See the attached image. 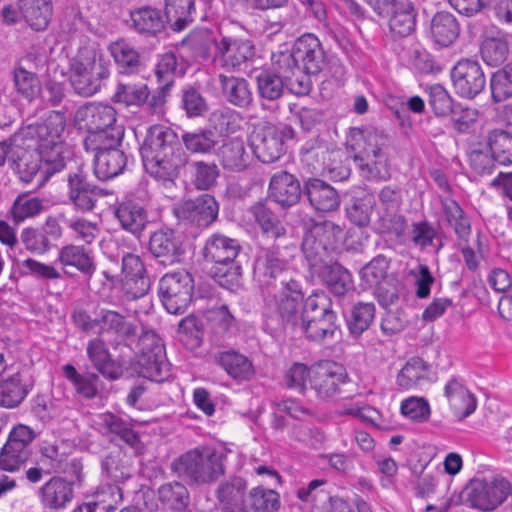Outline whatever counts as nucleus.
Here are the masks:
<instances>
[{
	"instance_id": "13",
	"label": "nucleus",
	"mask_w": 512,
	"mask_h": 512,
	"mask_svg": "<svg viewBox=\"0 0 512 512\" xmlns=\"http://www.w3.org/2000/svg\"><path fill=\"white\" fill-rule=\"evenodd\" d=\"M193 291V277L184 270L167 273L159 281V297L170 314H183L192 301Z\"/></svg>"
},
{
	"instance_id": "28",
	"label": "nucleus",
	"mask_w": 512,
	"mask_h": 512,
	"mask_svg": "<svg viewBox=\"0 0 512 512\" xmlns=\"http://www.w3.org/2000/svg\"><path fill=\"white\" fill-rule=\"evenodd\" d=\"M216 57L222 65L233 70H241L255 56V46L250 40L223 37L215 43Z\"/></svg>"
},
{
	"instance_id": "48",
	"label": "nucleus",
	"mask_w": 512,
	"mask_h": 512,
	"mask_svg": "<svg viewBox=\"0 0 512 512\" xmlns=\"http://www.w3.org/2000/svg\"><path fill=\"white\" fill-rule=\"evenodd\" d=\"M86 352L93 366L103 376L111 380L119 378L120 373L116 370H113L111 367V354L105 341L102 338L96 337L89 340L87 343Z\"/></svg>"
},
{
	"instance_id": "23",
	"label": "nucleus",
	"mask_w": 512,
	"mask_h": 512,
	"mask_svg": "<svg viewBox=\"0 0 512 512\" xmlns=\"http://www.w3.org/2000/svg\"><path fill=\"white\" fill-rule=\"evenodd\" d=\"M451 79L458 95L473 99L480 94L485 85L484 72L477 61L462 59L451 70Z\"/></svg>"
},
{
	"instance_id": "21",
	"label": "nucleus",
	"mask_w": 512,
	"mask_h": 512,
	"mask_svg": "<svg viewBox=\"0 0 512 512\" xmlns=\"http://www.w3.org/2000/svg\"><path fill=\"white\" fill-rule=\"evenodd\" d=\"M218 212V202L207 193L184 200L174 208V214L179 220L203 228L210 226L217 219Z\"/></svg>"
},
{
	"instance_id": "7",
	"label": "nucleus",
	"mask_w": 512,
	"mask_h": 512,
	"mask_svg": "<svg viewBox=\"0 0 512 512\" xmlns=\"http://www.w3.org/2000/svg\"><path fill=\"white\" fill-rule=\"evenodd\" d=\"M266 303L285 329L296 331L304 318V294L295 279H283L264 291Z\"/></svg>"
},
{
	"instance_id": "39",
	"label": "nucleus",
	"mask_w": 512,
	"mask_h": 512,
	"mask_svg": "<svg viewBox=\"0 0 512 512\" xmlns=\"http://www.w3.org/2000/svg\"><path fill=\"white\" fill-rule=\"evenodd\" d=\"M219 83L226 100L239 108H248L253 102V93L248 81L241 77L219 75Z\"/></svg>"
},
{
	"instance_id": "49",
	"label": "nucleus",
	"mask_w": 512,
	"mask_h": 512,
	"mask_svg": "<svg viewBox=\"0 0 512 512\" xmlns=\"http://www.w3.org/2000/svg\"><path fill=\"white\" fill-rule=\"evenodd\" d=\"M97 424L104 435L114 434L131 447H137L140 442L130 425L112 413L99 415Z\"/></svg>"
},
{
	"instance_id": "10",
	"label": "nucleus",
	"mask_w": 512,
	"mask_h": 512,
	"mask_svg": "<svg viewBox=\"0 0 512 512\" xmlns=\"http://www.w3.org/2000/svg\"><path fill=\"white\" fill-rule=\"evenodd\" d=\"M174 471L193 483H211L224 474L221 457L210 448L193 449L173 464Z\"/></svg>"
},
{
	"instance_id": "54",
	"label": "nucleus",
	"mask_w": 512,
	"mask_h": 512,
	"mask_svg": "<svg viewBox=\"0 0 512 512\" xmlns=\"http://www.w3.org/2000/svg\"><path fill=\"white\" fill-rule=\"evenodd\" d=\"M29 387L23 382L20 374H15L0 382V406L17 407L27 396Z\"/></svg>"
},
{
	"instance_id": "36",
	"label": "nucleus",
	"mask_w": 512,
	"mask_h": 512,
	"mask_svg": "<svg viewBox=\"0 0 512 512\" xmlns=\"http://www.w3.org/2000/svg\"><path fill=\"white\" fill-rule=\"evenodd\" d=\"M39 496L44 507L62 509L73 498L72 482L54 476L39 489Z\"/></svg>"
},
{
	"instance_id": "4",
	"label": "nucleus",
	"mask_w": 512,
	"mask_h": 512,
	"mask_svg": "<svg viewBox=\"0 0 512 512\" xmlns=\"http://www.w3.org/2000/svg\"><path fill=\"white\" fill-rule=\"evenodd\" d=\"M110 76L109 62L95 45L78 50L70 67V83L75 93L90 97L100 91Z\"/></svg>"
},
{
	"instance_id": "8",
	"label": "nucleus",
	"mask_w": 512,
	"mask_h": 512,
	"mask_svg": "<svg viewBox=\"0 0 512 512\" xmlns=\"http://www.w3.org/2000/svg\"><path fill=\"white\" fill-rule=\"evenodd\" d=\"M134 369L144 378L162 382L169 376L170 365L166 358L162 339L153 331L142 328L138 341L133 345Z\"/></svg>"
},
{
	"instance_id": "22",
	"label": "nucleus",
	"mask_w": 512,
	"mask_h": 512,
	"mask_svg": "<svg viewBox=\"0 0 512 512\" xmlns=\"http://www.w3.org/2000/svg\"><path fill=\"white\" fill-rule=\"evenodd\" d=\"M120 282L128 300L141 298L148 293L151 283L139 256L127 253L122 257Z\"/></svg>"
},
{
	"instance_id": "59",
	"label": "nucleus",
	"mask_w": 512,
	"mask_h": 512,
	"mask_svg": "<svg viewBox=\"0 0 512 512\" xmlns=\"http://www.w3.org/2000/svg\"><path fill=\"white\" fill-rule=\"evenodd\" d=\"M249 499L254 512H277L280 508L279 494L273 489L253 488L249 492Z\"/></svg>"
},
{
	"instance_id": "6",
	"label": "nucleus",
	"mask_w": 512,
	"mask_h": 512,
	"mask_svg": "<svg viewBox=\"0 0 512 512\" xmlns=\"http://www.w3.org/2000/svg\"><path fill=\"white\" fill-rule=\"evenodd\" d=\"M337 321L331 299L324 293H315L305 300L304 318L296 331L304 334L308 341L322 344L337 337Z\"/></svg>"
},
{
	"instance_id": "44",
	"label": "nucleus",
	"mask_w": 512,
	"mask_h": 512,
	"mask_svg": "<svg viewBox=\"0 0 512 512\" xmlns=\"http://www.w3.org/2000/svg\"><path fill=\"white\" fill-rule=\"evenodd\" d=\"M442 209L445 222L453 229L457 238L462 242H468L471 223L461 206L453 199H445L442 201Z\"/></svg>"
},
{
	"instance_id": "42",
	"label": "nucleus",
	"mask_w": 512,
	"mask_h": 512,
	"mask_svg": "<svg viewBox=\"0 0 512 512\" xmlns=\"http://www.w3.org/2000/svg\"><path fill=\"white\" fill-rule=\"evenodd\" d=\"M133 28L140 34L156 36L165 28V20L160 10L145 6L130 12Z\"/></svg>"
},
{
	"instance_id": "58",
	"label": "nucleus",
	"mask_w": 512,
	"mask_h": 512,
	"mask_svg": "<svg viewBox=\"0 0 512 512\" xmlns=\"http://www.w3.org/2000/svg\"><path fill=\"white\" fill-rule=\"evenodd\" d=\"M149 97L146 84L119 83L112 97L113 102L125 106H141Z\"/></svg>"
},
{
	"instance_id": "64",
	"label": "nucleus",
	"mask_w": 512,
	"mask_h": 512,
	"mask_svg": "<svg viewBox=\"0 0 512 512\" xmlns=\"http://www.w3.org/2000/svg\"><path fill=\"white\" fill-rule=\"evenodd\" d=\"M240 121V114L230 108L218 109L210 116L214 129L224 134L236 132L240 127Z\"/></svg>"
},
{
	"instance_id": "37",
	"label": "nucleus",
	"mask_w": 512,
	"mask_h": 512,
	"mask_svg": "<svg viewBox=\"0 0 512 512\" xmlns=\"http://www.w3.org/2000/svg\"><path fill=\"white\" fill-rule=\"evenodd\" d=\"M316 273L327 289L335 296L341 297L354 290L351 273L337 262L327 264Z\"/></svg>"
},
{
	"instance_id": "63",
	"label": "nucleus",
	"mask_w": 512,
	"mask_h": 512,
	"mask_svg": "<svg viewBox=\"0 0 512 512\" xmlns=\"http://www.w3.org/2000/svg\"><path fill=\"white\" fill-rule=\"evenodd\" d=\"M428 105L436 116H447L452 111L453 101L446 89L440 84H434L427 90Z\"/></svg>"
},
{
	"instance_id": "34",
	"label": "nucleus",
	"mask_w": 512,
	"mask_h": 512,
	"mask_svg": "<svg viewBox=\"0 0 512 512\" xmlns=\"http://www.w3.org/2000/svg\"><path fill=\"white\" fill-rule=\"evenodd\" d=\"M272 66L271 70H261L255 78L259 97L267 101L280 99L286 90L285 80H289L282 72V67L276 63V55L273 56Z\"/></svg>"
},
{
	"instance_id": "55",
	"label": "nucleus",
	"mask_w": 512,
	"mask_h": 512,
	"mask_svg": "<svg viewBox=\"0 0 512 512\" xmlns=\"http://www.w3.org/2000/svg\"><path fill=\"white\" fill-rule=\"evenodd\" d=\"M375 204V197L370 193L355 196L346 208L347 217L355 225L365 227L370 223Z\"/></svg>"
},
{
	"instance_id": "1",
	"label": "nucleus",
	"mask_w": 512,
	"mask_h": 512,
	"mask_svg": "<svg viewBox=\"0 0 512 512\" xmlns=\"http://www.w3.org/2000/svg\"><path fill=\"white\" fill-rule=\"evenodd\" d=\"M182 144L191 153L209 154L218 144V137L210 129H199L185 132L180 140L169 127L151 126L140 148L146 172L155 179L173 181L188 161Z\"/></svg>"
},
{
	"instance_id": "14",
	"label": "nucleus",
	"mask_w": 512,
	"mask_h": 512,
	"mask_svg": "<svg viewBox=\"0 0 512 512\" xmlns=\"http://www.w3.org/2000/svg\"><path fill=\"white\" fill-rule=\"evenodd\" d=\"M36 437L31 427L24 424L14 426L0 451V469L7 472L20 470L32 456V442Z\"/></svg>"
},
{
	"instance_id": "31",
	"label": "nucleus",
	"mask_w": 512,
	"mask_h": 512,
	"mask_svg": "<svg viewBox=\"0 0 512 512\" xmlns=\"http://www.w3.org/2000/svg\"><path fill=\"white\" fill-rule=\"evenodd\" d=\"M303 194L318 212H332L340 205L338 191L329 183L318 178L311 177L304 181Z\"/></svg>"
},
{
	"instance_id": "30",
	"label": "nucleus",
	"mask_w": 512,
	"mask_h": 512,
	"mask_svg": "<svg viewBox=\"0 0 512 512\" xmlns=\"http://www.w3.org/2000/svg\"><path fill=\"white\" fill-rule=\"evenodd\" d=\"M148 250L161 264L179 261L183 253L182 243L172 229H159L150 235Z\"/></svg>"
},
{
	"instance_id": "57",
	"label": "nucleus",
	"mask_w": 512,
	"mask_h": 512,
	"mask_svg": "<svg viewBox=\"0 0 512 512\" xmlns=\"http://www.w3.org/2000/svg\"><path fill=\"white\" fill-rule=\"evenodd\" d=\"M13 82L17 93L29 101H32L40 91L37 74L29 71L22 63L13 69Z\"/></svg>"
},
{
	"instance_id": "56",
	"label": "nucleus",
	"mask_w": 512,
	"mask_h": 512,
	"mask_svg": "<svg viewBox=\"0 0 512 512\" xmlns=\"http://www.w3.org/2000/svg\"><path fill=\"white\" fill-rule=\"evenodd\" d=\"M375 317V306L370 302H358L356 303L347 319V325L350 333L358 337L364 331H366Z\"/></svg>"
},
{
	"instance_id": "25",
	"label": "nucleus",
	"mask_w": 512,
	"mask_h": 512,
	"mask_svg": "<svg viewBox=\"0 0 512 512\" xmlns=\"http://www.w3.org/2000/svg\"><path fill=\"white\" fill-rule=\"evenodd\" d=\"M120 143L110 145V142L103 141L101 145L86 146L87 151L94 155L95 175L100 180H108L121 174L127 165L125 152L118 148Z\"/></svg>"
},
{
	"instance_id": "47",
	"label": "nucleus",
	"mask_w": 512,
	"mask_h": 512,
	"mask_svg": "<svg viewBox=\"0 0 512 512\" xmlns=\"http://www.w3.org/2000/svg\"><path fill=\"white\" fill-rule=\"evenodd\" d=\"M249 212L264 234L274 239L280 238L286 234V229L280 219L271 208L267 206L266 202L258 201L254 203L249 208Z\"/></svg>"
},
{
	"instance_id": "40",
	"label": "nucleus",
	"mask_w": 512,
	"mask_h": 512,
	"mask_svg": "<svg viewBox=\"0 0 512 512\" xmlns=\"http://www.w3.org/2000/svg\"><path fill=\"white\" fill-rule=\"evenodd\" d=\"M276 63L282 67V72L289 77L285 80L286 89L295 95H306L311 89V81L309 75L299 65L295 64V60L287 54H277Z\"/></svg>"
},
{
	"instance_id": "51",
	"label": "nucleus",
	"mask_w": 512,
	"mask_h": 512,
	"mask_svg": "<svg viewBox=\"0 0 512 512\" xmlns=\"http://www.w3.org/2000/svg\"><path fill=\"white\" fill-rule=\"evenodd\" d=\"M429 380V365L420 357L410 358L397 375V384L404 389L420 386Z\"/></svg>"
},
{
	"instance_id": "18",
	"label": "nucleus",
	"mask_w": 512,
	"mask_h": 512,
	"mask_svg": "<svg viewBox=\"0 0 512 512\" xmlns=\"http://www.w3.org/2000/svg\"><path fill=\"white\" fill-rule=\"evenodd\" d=\"M67 185L68 199L74 208L81 212L92 211L98 199L108 194L89 181L88 173L82 166H77L68 173Z\"/></svg>"
},
{
	"instance_id": "5",
	"label": "nucleus",
	"mask_w": 512,
	"mask_h": 512,
	"mask_svg": "<svg viewBox=\"0 0 512 512\" xmlns=\"http://www.w3.org/2000/svg\"><path fill=\"white\" fill-rule=\"evenodd\" d=\"M79 129L87 131L84 146L101 145L103 141L110 144L120 143L124 136V129L116 125V111L107 104L87 103L79 107L74 116Z\"/></svg>"
},
{
	"instance_id": "3",
	"label": "nucleus",
	"mask_w": 512,
	"mask_h": 512,
	"mask_svg": "<svg viewBox=\"0 0 512 512\" xmlns=\"http://www.w3.org/2000/svg\"><path fill=\"white\" fill-rule=\"evenodd\" d=\"M240 251L241 245L237 239L221 233L212 234L203 248L205 261L214 264L211 276L220 286L231 291L241 284L242 267L236 260Z\"/></svg>"
},
{
	"instance_id": "15",
	"label": "nucleus",
	"mask_w": 512,
	"mask_h": 512,
	"mask_svg": "<svg viewBox=\"0 0 512 512\" xmlns=\"http://www.w3.org/2000/svg\"><path fill=\"white\" fill-rule=\"evenodd\" d=\"M98 321H100V328L103 332L115 335L111 342L112 348L119 352L120 361L125 363L126 358L133 352V345L136 344L140 335L136 324L121 313L109 309L100 310Z\"/></svg>"
},
{
	"instance_id": "27",
	"label": "nucleus",
	"mask_w": 512,
	"mask_h": 512,
	"mask_svg": "<svg viewBox=\"0 0 512 512\" xmlns=\"http://www.w3.org/2000/svg\"><path fill=\"white\" fill-rule=\"evenodd\" d=\"M303 189L300 181L288 171L282 170L272 175L268 186V199L287 210L299 203Z\"/></svg>"
},
{
	"instance_id": "60",
	"label": "nucleus",
	"mask_w": 512,
	"mask_h": 512,
	"mask_svg": "<svg viewBox=\"0 0 512 512\" xmlns=\"http://www.w3.org/2000/svg\"><path fill=\"white\" fill-rule=\"evenodd\" d=\"M109 49L119 67L133 71L140 66V53L125 40L112 43Z\"/></svg>"
},
{
	"instance_id": "9",
	"label": "nucleus",
	"mask_w": 512,
	"mask_h": 512,
	"mask_svg": "<svg viewBox=\"0 0 512 512\" xmlns=\"http://www.w3.org/2000/svg\"><path fill=\"white\" fill-rule=\"evenodd\" d=\"M65 124L64 113L53 111L43 122L28 128L29 135L37 141V152L46 164L51 165L52 172H59L65 167L61 139Z\"/></svg>"
},
{
	"instance_id": "19",
	"label": "nucleus",
	"mask_w": 512,
	"mask_h": 512,
	"mask_svg": "<svg viewBox=\"0 0 512 512\" xmlns=\"http://www.w3.org/2000/svg\"><path fill=\"white\" fill-rule=\"evenodd\" d=\"M224 348V343L218 337H214L212 350L208 352L210 359L212 358L214 363L235 381H250L255 376L252 361L235 349Z\"/></svg>"
},
{
	"instance_id": "61",
	"label": "nucleus",
	"mask_w": 512,
	"mask_h": 512,
	"mask_svg": "<svg viewBox=\"0 0 512 512\" xmlns=\"http://www.w3.org/2000/svg\"><path fill=\"white\" fill-rule=\"evenodd\" d=\"M217 43L208 30H196L185 37L181 44L191 50L195 58L206 60L210 57L211 46Z\"/></svg>"
},
{
	"instance_id": "53",
	"label": "nucleus",
	"mask_w": 512,
	"mask_h": 512,
	"mask_svg": "<svg viewBox=\"0 0 512 512\" xmlns=\"http://www.w3.org/2000/svg\"><path fill=\"white\" fill-rule=\"evenodd\" d=\"M220 157L225 169L233 171L244 170L248 166L249 155L241 139H230L220 148Z\"/></svg>"
},
{
	"instance_id": "43",
	"label": "nucleus",
	"mask_w": 512,
	"mask_h": 512,
	"mask_svg": "<svg viewBox=\"0 0 512 512\" xmlns=\"http://www.w3.org/2000/svg\"><path fill=\"white\" fill-rule=\"evenodd\" d=\"M480 51L482 59L489 66H498L504 63L509 53L506 35L501 31L486 32Z\"/></svg>"
},
{
	"instance_id": "33",
	"label": "nucleus",
	"mask_w": 512,
	"mask_h": 512,
	"mask_svg": "<svg viewBox=\"0 0 512 512\" xmlns=\"http://www.w3.org/2000/svg\"><path fill=\"white\" fill-rule=\"evenodd\" d=\"M121 228L136 238H140L148 224V213L139 202L126 199L120 202L114 211Z\"/></svg>"
},
{
	"instance_id": "41",
	"label": "nucleus",
	"mask_w": 512,
	"mask_h": 512,
	"mask_svg": "<svg viewBox=\"0 0 512 512\" xmlns=\"http://www.w3.org/2000/svg\"><path fill=\"white\" fill-rule=\"evenodd\" d=\"M18 6L32 29L43 31L47 28L52 16V5L49 0H18Z\"/></svg>"
},
{
	"instance_id": "20",
	"label": "nucleus",
	"mask_w": 512,
	"mask_h": 512,
	"mask_svg": "<svg viewBox=\"0 0 512 512\" xmlns=\"http://www.w3.org/2000/svg\"><path fill=\"white\" fill-rule=\"evenodd\" d=\"M346 381L345 369L335 362L325 361L311 366L310 388L319 399L334 398L340 392V385Z\"/></svg>"
},
{
	"instance_id": "52",
	"label": "nucleus",
	"mask_w": 512,
	"mask_h": 512,
	"mask_svg": "<svg viewBox=\"0 0 512 512\" xmlns=\"http://www.w3.org/2000/svg\"><path fill=\"white\" fill-rule=\"evenodd\" d=\"M487 145L495 161L500 165L512 164V132L504 129L489 131Z\"/></svg>"
},
{
	"instance_id": "46",
	"label": "nucleus",
	"mask_w": 512,
	"mask_h": 512,
	"mask_svg": "<svg viewBox=\"0 0 512 512\" xmlns=\"http://www.w3.org/2000/svg\"><path fill=\"white\" fill-rule=\"evenodd\" d=\"M57 261L63 266L75 267L82 274L91 276L95 270L93 258L83 246L68 244L58 253Z\"/></svg>"
},
{
	"instance_id": "16",
	"label": "nucleus",
	"mask_w": 512,
	"mask_h": 512,
	"mask_svg": "<svg viewBox=\"0 0 512 512\" xmlns=\"http://www.w3.org/2000/svg\"><path fill=\"white\" fill-rule=\"evenodd\" d=\"M511 492V484L504 478L473 479L465 488L466 502L471 507L492 511L502 504Z\"/></svg>"
},
{
	"instance_id": "12",
	"label": "nucleus",
	"mask_w": 512,
	"mask_h": 512,
	"mask_svg": "<svg viewBox=\"0 0 512 512\" xmlns=\"http://www.w3.org/2000/svg\"><path fill=\"white\" fill-rule=\"evenodd\" d=\"M293 137L292 127L276 126L271 122L264 121L254 125L249 142L258 160L263 163H273L285 154V141Z\"/></svg>"
},
{
	"instance_id": "50",
	"label": "nucleus",
	"mask_w": 512,
	"mask_h": 512,
	"mask_svg": "<svg viewBox=\"0 0 512 512\" xmlns=\"http://www.w3.org/2000/svg\"><path fill=\"white\" fill-rule=\"evenodd\" d=\"M301 162L313 172L323 171L328 168L327 161L330 151L326 143L318 138L311 139L303 144L300 149Z\"/></svg>"
},
{
	"instance_id": "24",
	"label": "nucleus",
	"mask_w": 512,
	"mask_h": 512,
	"mask_svg": "<svg viewBox=\"0 0 512 512\" xmlns=\"http://www.w3.org/2000/svg\"><path fill=\"white\" fill-rule=\"evenodd\" d=\"M254 277L265 287V291L283 279H293L289 276L287 262L280 258L277 248H262L254 262Z\"/></svg>"
},
{
	"instance_id": "2",
	"label": "nucleus",
	"mask_w": 512,
	"mask_h": 512,
	"mask_svg": "<svg viewBox=\"0 0 512 512\" xmlns=\"http://www.w3.org/2000/svg\"><path fill=\"white\" fill-rule=\"evenodd\" d=\"M388 135L377 128H353L348 146L354 151L353 161L362 177L368 180L385 179L386 156L383 148L387 145Z\"/></svg>"
},
{
	"instance_id": "38",
	"label": "nucleus",
	"mask_w": 512,
	"mask_h": 512,
	"mask_svg": "<svg viewBox=\"0 0 512 512\" xmlns=\"http://www.w3.org/2000/svg\"><path fill=\"white\" fill-rule=\"evenodd\" d=\"M445 396L455 416L460 420L470 416L476 410L475 396L456 379H451L446 384Z\"/></svg>"
},
{
	"instance_id": "17",
	"label": "nucleus",
	"mask_w": 512,
	"mask_h": 512,
	"mask_svg": "<svg viewBox=\"0 0 512 512\" xmlns=\"http://www.w3.org/2000/svg\"><path fill=\"white\" fill-rule=\"evenodd\" d=\"M11 167L23 183L34 184L33 190L41 188L49 176L55 173L40 153L23 148L12 151Z\"/></svg>"
},
{
	"instance_id": "26",
	"label": "nucleus",
	"mask_w": 512,
	"mask_h": 512,
	"mask_svg": "<svg viewBox=\"0 0 512 512\" xmlns=\"http://www.w3.org/2000/svg\"><path fill=\"white\" fill-rule=\"evenodd\" d=\"M279 54L290 55L295 64L303 63V69L307 74H318L325 65V53L319 39L313 34H304L299 37L291 51H283Z\"/></svg>"
},
{
	"instance_id": "11",
	"label": "nucleus",
	"mask_w": 512,
	"mask_h": 512,
	"mask_svg": "<svg viewBox=\"0 0 512 512\" xmlns=\"http://www.w3.org/2000/svg\"><path fill=\"white\" fill-rule=\"evenodd\" d=\"M341 233V228L331 221L312 223L306 230L301 249L314 273L328 264L330 251L334 249Z\"/></svg>"
},
{
	"instance_id": "45",
	"label": "nucleus",
	"mask_w": 512,
	"mask_h": 512,
	"mask_svg": "<svg viewBox=\"0 0 512 512\" xmlns=\"http://www.w3.org/2000/svg\"><path fill=\"white\" fill-rule=\"evenodd\" d=\"M157 496L164 508L174 512H182L190 504L188 489L178 481L162 484L157 490Z\"/></svg>"
},
{
	"instance_id": "62",
	"label": "nucleus",
	"mask_w": 512,
	"mask_h": 512,
	"mask_svg": "<svg viewBox=\"0 0 512 512\" xmlns=\"http://www.w3.org/2000/svg\"><path fill=\"white\" fill-rule=\"evenodd\" d=\"M389 262L383 255L373 258L361 269V279L367 287H374L387 281V270Z\"/></svg>"
},
{
	"instance_id": "35",
	"label": "nucleus",
	"mask_w": 512,
	"mask_h": 512,
	"mask_svg": "<svg viewBox=\"0 0 512 512\" xmlns=\"http://www.w3.org/2000/svg\"><path fill=\"white\" fill-rule=\"evenodd\" d=\"M459 34L460 24L451 12L438 11L431 17L429 36L435 44L448 47L456 41Z\"/></svg>"
},
{
	"instance_id": "29",
	"label": "nucleus",
	"mask_w": 512,
	"mask_h": 512,
	"mask_svg": "<svg viewBox=\"0 0 512 512\" xmlns=\"http://www.w3.org/2000/svg\"><path fill=\"white\" fill-rule=\"evenodd\" d=\"M247 482L242 477H231L222 481L216 489V498L221 512H249L246 505Z\"/></svg>"
},
{
	"instance_id": "32",
	"label": "nucleus",
	"mask_w": 512,
	"mask_h": 512,
	"mask_svg": "<svg viewBox=\"0 0 512 512\" xmlns=\"http://www.w3.org/2000/svg\"><path fill=\"white\" fill-rule=\"evenodd\" d=\"M384 14H391L389 29L394 37L404 38L414 32L417 14L411 2L394 0L385 6Z\"/></svg>"
}]
</instances>
